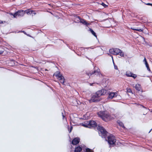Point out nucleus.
Instances as JSON below:
<instances>
[{
	"instance_id": "obj_1",
	"label": "nucleus",
	"mask_w": 152,
	"mask_h": 152,
	"mask_svg": "<svg viewBox=\"0 0 152 152\" xmlns=\"http://www.w3.org/2000/svg\"><path fill=\"white\" fill-rule=\"evenodd\" d=\"M98 115L104 121H107L110 118V115L107 111H101L97 113Z\"/></svg>"
},
{
	"instance_id": "obj_2",
	"label": "nucleus",
	"mask_w": 152,
	"mask_h": 152,
	"mask_svg": "<svg viewBox=\"0 0 152 152\" xmlns=\"http://www.w3.org/2000/svg\"><path fill=\"white\" fill-rule=\"evenodd\" d=\"M97 129L99 131V135L101 136L102 138H105V140L107 141L106 138L107 136V134L108 133L107 131L104 127L99 126L97 127Z\"/></svg>"
},
{
	"instance_id": "obj_3",
	"label": "nucleus",
	"mask_w": 152,
	"mask_h": 152,
	"mask_svg": "<svg viewBox=\"0 0 152 152\" xmlns=\"http://www.w3.org/2000/svg\"><path fill=\"white\" fill-rule=\"evenodd\" d=\"M107 141L110 145H114L116 142V139L114 136L111 135L107 137Z\"/></svg>"
},
{
	"instance_id": "obj_4",
	"label": "nucleus",
	"mask_w": 152,
	"mask_h": 152,
	"mask_svg": "<svg viewBox=\"0 0 152 152\" xmlns=\"http://www.w3.org/2000/svg\"><path fill=\"white\" fill-rule=\"evenodd\" d=\"M94 71H90L89 72H86V74L89 76L94 74L97 75H99V73L100 72L99 69L95 67H94Z\"/></svg>"
},
{
	"instance_id": "obj_5",
	"label": "nucleus",
	"mask_w": 152,
	"mask_h": 152,
	"mask_svg": "<svg viewBox=\"0 0 152 152\" xmlns=\"http://www.w3.org/2000/svg\"><path fill=\"white\" fill-rule=\"evenodd\" d=\"M101 99L100 97L97 96L96 94L92 95L91 99L89 101L90 102H97L99 101Z\"/></svg>"
},
{
	"instance_id": "obj_6",
	"label": "nucleus",
	"mask_w": 152,
	"mask_h": 152,
	"mask_svg": "<svg viewBox=\"0 0 152 152\" xmlns=\"http://www.w3.org/2000/svg\"><path fill=\"white\" fill-rule=\"evenodd\" d=\"M89 128H95L97 126V124L96 122L93 120L90 121H88Z\"/></svg>"
},
{
	"instance_id": "obj_7",
	"label": "nucleus",
	"mask_w": 152,
	"mask_h": 152,
	"mask_svg": "<svg viewBox=\"0 0 152 152\" xmlns=\"http://www.w3.org/2000/svg\"><path fill=\"white\" fill-rule=\"evenodd\" d=\"M106 91H107L106 90L102 89L96 92L95 94L97 96H99V97H100L101 96L106 94Z\"/></svg>"
},
{
	"instance_id": "obj_8",
	"label": "nucleus",
	"mask_w": 152,
	"mask_h": 152,
	"mask_svg": "<svg viewBox=\"0 0 152 152\" xmlns=\"http://www.w3.org/2000/svg\"><path fill=\"white\" fill-rule=\"evenodd\" d=\"M77 17L80 20V23H82L84 25H85L87 26H88V25H90V24L88 23H87L85 20L81 18L79 16H78Z\"/></svg>"
},
{
	"instance_id": "obj_9",
	"label": "nucleus",
	"mask_w": 152,
	"mask_h": 152,
	"mask_svg": "<svg viewBox=\"0 0 152 152\" xmlns=\"http://www.w3.org/2000/svg\"><path fill=\"white\" fill-rule=\"evenodd\" d=\"M117 94L115 92H111L110 93L108 96L107 98L112 99L113 97H116L117 96Z\"/></svg>"
},
{
	"instance_id": "obj_10",
	"label": "nucleus",
	"mask_w": 152,
	"mask_h": 152,
	"mask_svg": "<svg viewBox=\"0 0 152 152\" xmlns=\"http://www.w3.org/2000/svg\"><path fill=\"white\" fill-rule=\"evenodd\" d=\"M80 141V139L79 137L75 138L72 140V143L74 145H77L79 142Z\"/></svg>"
},
{
	"instance_id": "obj_11",
	"label": "nucleus",
	"mask_w": 152,
	"mask_h": 152,
	"mask_svg": "<svg viewBox=\"0 0 152 152\" xmlns=\"http://www.w3.org/2000/svg\"><path fill=\"white\" fill-rule=\"evenodd\" d=\"M24 11L25 13H26L28 15H31L32 14H33L34 15L36 14L34 11L31 10L30 9L26 10Z\"/></svg>"
},
{
	"instance_id": "obj_12",
	"label": "nucleus",
	"mask_w": 152,
	"mask_h": 152,
	"mask_svg": "<svg viewBox=\"0 0 152 152\" xmlns=\"http://www.w3.org/2000/svg\"><path fill=\"white\" fill-rule=\"evenodd\" d=\"M54 75L57 77V79H58L63 76L59 71L56 72L54 74Z\"/></svg>"
},
{
	"instance_id": "obj_13",
	"label": "nucleus",
	"mask_w": 152,
	"mask_h": 152,
	"mask_svg": "<svg viewBox=\"0 0 152 152\" xmlns=\"http://www.w3.org/2000/svg\"><path fill=\"white\" fill-rule=\"evenodd\" d=\"M18 13V16L22 17L25 14V11L23 10H19L17 11Z\"/></svg>"
},
{
	"instance_id": "obj_14",
	"label": "nucleus",
	"mask_w": 152,
	"mask_h": 152,
	"mask_svg": "<svg viewBox=\"0 0 152 152\" xmlns=\"http://www.w3.org/2000/svg\"><path fill=\"white\" fill-rule=\"evenodd\" d=\"M135 89L138 91H141V86L140 84H136L135 87Z\"/></svg>"
},
{
	"instance_id": "obj_15",
	"label": "nucleus",
	"mask_w": 152,
	"mask_h": 152,
	"mask_svg": "<svg viewBox=\"0 0 152 152\" xmlns=\"http://www.w3.org/2000/svg\"><path fill=\"white\" fill-rule=\"evenodd\" d=\"M82 150L81 147L79 146L75 148L74 152H80Z\"/></svg>"
},
{
	"instance_id": "obj_16",
	"label": "nucleus",
	"mask_w": 152,
	"mask_h": 152,
	"mask_svg": "<svg viewBox=\"0 0 152 152\" xmlns=\"http://www.w3.org/2000/svg\"><path fill=\"white\" fill-rule=\"evenodd\" d=\"M114 53L115 55H117L119 53V52L121 51V50L118 48H114Z\"/></svg>"
},
{
	"instance_id": "obj_17",
	"label": "nucleus",
	"mask_w": 152,
	"mask_h": 152,
	"mask_svg": "<svg viewBox=\"0 0 152 152\" xmlns=\"http://www.w3.org/2000/svg\"><path fill=\"white\" fill-rule=\"evenodd\" d=\"M59 80H60V82L63 85H64V81H65V79L64 77L63 76L61 78L58 79Z\"/></svg>"
},
{
	"instance_id": "obj_18",
	"label": "nucleus",
	"mask_w": 152,
	"mask_h": 152,
	"mask_svg": "<svg viewBox=\"0 0 152 152\" xmlns=\"http://www.w3.org/2000/svg\"><path fill=\"white\" fill-rule=\"evenodd\" d=\"M117 123L120 126L122 127L123 128H124L125 127L123 123L119 120H118L117 121Z\"/></svg>"
},
{
	"instance_id": "obj_19",
	"label": "nucleus",
	"mask_w": 152,
	"mask_h": 152,
	"mask_svg": "<svg viewBox=\"0 0 152 152\" xmlns=\"http://www.w3.org/2000/svg\"><path fill=\"white\" fill-rule=\"evenodd\" d=\"M82 126L85 127L89 128L88 121L85 122L83 123H82Z\"/></svg>"
},
{
	"instance_id": "obj_20",
	"label": "nucleus",
	"mask_w": 152,
	"mask_h": 152,
	"mask_svg": "<svg viewBox=\"0 0 152 152\" xmlns=\"http://www.w3.org/2000/svg\"><path fill=\"white\" fill-rule=\"evenodd\" d=\"M89 31H90L91 33L96 37L97 38V35L96 34V33L91 28H89Z\"/></svg>"
},
{
	"instance_id": "obj_21",
	"label": "nucleus",
	"mask_w": 152,
	"mask_h": 152,
	"mask_svg": "<svg viewBox=\"0 0 152 152\" xmlns=\"http://www.w3.org/2000/svg\"><path fill=\"white\" fill-rule=\"evenodd\" d=\"M114 48L110 49L109 50V52L110 53L114 55Z\"/></svg>"
},
{
	"instance_id": "obj_22",
	"label": "nucleus",
	"mask_w": 152,
	"mask_h": 152,
	"mask_svg": "<svg viewBox=\"0 0 152 152\" xmlns=\"http://www.w3.org/2000/svg\"><path fill=\"white\" fill-rule=\"evenodd\" d=\"M145 65L146 66L147 68V70L149 71H151L149 67V65H148L147 62H145Z\"/></svg>"
},
{
	"instance_id": "obj_23",
	"label": "nucleus",
	"mask_w": 152,
	"mask_h": 152,
	"mask_svg": "<svg viewBox=\"0 0 152 152\" xmlns=\"http://www.w3.org/2000/svg\"><path fill=\"white\" fill-rule=\"evenodd\" d=\"M132 73L130 72H127L126 73V75L128 77H131Z\"/></svg>"
},
{
	"instance_id": "obj_24",
	"label": "nucleus",
	"mask_w": 152,
	"mask_h": 152,
	"mask_svg": "<svg viewBox=\"0 0 152 152\" xmlns=\"http://www.w3.org/2000/svg\"><path fill=\"white\" fill-rule=\"evenodd\" d=\"M132 29L134 30H136L140 32H141L143 31V29H141V28H139V29H136V28H132Z\"/></svg>"
},
{
	"instance_id": "obj_25",
	"label": "nucleus",
	"mask_w": 152,
	"mask_h": 152,
	"mask_svg": "<svg viewBox=\"0 0 152 152\" xmlns=\"http://www.w3.org/2000/svg\"><path fill=\"white\" fill-rule=\"evenodd\" d=\"M86 152H94V151L92 150L87 148L86 149Z\"/></svg>"
},
{
	"instance_id": "obj_26",
	"label": "nucleus",
	"mask_w": 152,
	"mask_h": 152,
	"mask_svg": "<svg viewBox=\"0 0 152 152\" xmlns=\"http://www.w3.org/2000/svg\"><path fill=\"white\" fill-rule=\"evenodd\" d=\"M118 55H120L121 56H124V53L121 50V51L119 52V53L118 54Z\"/></svg>"
},
{
	"instance_id": "obj_27",
	"label": "nucleus",
	"mask_w": 152,
	"mask_h": 152,
	"mask_svg": "<svg viewBox=\"0 0 152 152\" xmlns=\"http://www.w3.org/2000/svg\"><path fill=\"white\" fill-rule=\"evenodd\" d=\"M11 15L13 16L14 18H16L17 16H18V13L17 11L15 12V13H11Z\"/></svg>"
},
{
	"instance_id": "obj_28",
	"label": "nucleus",
	"mask_w": 152,
	"mask_h": 152,
	"mask_svg": "<svg viewBox=\"0 0 152 152\" xmlns=\"http://www.w3.org/2000/svg\"><path fill=\"white\" fill-rule=\"evenodd\" d=\"M131 77H132L135 79L137 77V75L132 73V75H131Z\"/></svg>"
},
{
	"instance_id": "obj_29",
	"label": "nucleus",
	"mask_w": 152,
	"mask_h": 152,
	"mask_svg": "<svg viewBox=\"0 0 152 152\" xmlns=\"http://www.w3.org/2000/svg\"><path fill=\"white\" fill-rule=\"evenodd\" d=\"M101 5L103 6L104 8H106L108 7V5L105 4L104 3L102 2Z\"/></svg>"
},
{
	"instance_id": "obj_30",
	"label": "nucleus",
	"mask_w": 152,
	"mask_h": 152,
	"mask_svg": "<svg viewBox=\"0 0 152 152\" xmlns=\"http://www.w3.org/2000/svg\"><path fill=\"white\" fill-rule=\"evenodd\" d=\"M113 62H114L113 61ZM113 64H114V69H115L117 70L118 69V67L116 65H115L114 63H113Z\"/></svg>"
},
{
	"instance_id": "obj_31",
	"label": "nucleus",
	"mask_w": 152,
	"mask_h": 152,
	"mask_svg": "<svg viewBox=\"0 0 152 152\" xmlns=\"http://www.w3.org/2000/svg\"><path fill=\"white\" fill-rule=\"evenodd\" d=\"M145 4L147 5L151 6L152 7V4L150 3H145Z\"/></svg>"
},
{
	"instance_id": "obj_32",
	"label": "nucleus",
	"mask_w": 152,
	"mask_h": 152,
	"mask_svg": "<svg viewBox=\"0 0 152 152\" xmlns=\"http://www.w3.org/2000/svg\"><path fill=\"white\" fill-rule=\"evenodd\" d=\"M127 91L128 92L130 93L132 92V90L130 88H129L127 89Z\"/></svg>"
},
{
	"instance_id": "obj_33",
	"label": "nucleus",
	"mask_w": 152,
	"mask_h": 152,
	"mask_svg": "<svg viewBox=\"0 0 152 152\" xmlns=\"http://www.w3.org/2000/svg\"><path fill=\"white\" fill-rule=\"evenodd\" d=\"M95 48V47L92 46V47H91L87 48H86L87 49H88L89 48H91V49H94V48Z\"/></svg>"
},
{
	"instance_id": "obj_34",
	"label": "nucleus",
	"mask_w": 152,
	"mask_h": 152,
	"mask_svg": "<svg viewBox=\"0 0 152 152\" xmlns=\"http://www.w3.org/2000/svg\"><path fill=\"white\" fill-rule=\"evenodd\" d=\"M4 50H0V54H1L4 52Z\"/></svg>"
},
{
	"instance_id": "obj_35",
	"label": "nucleus",
	"mask_w": 152,
	"mask_h": 152,
	"mask_svg": "<svg viewBox=\"0 0 152 152\" xmlns=\"http://www.w3.org/2000/svg\"><path fill=\"white\" fill-rule=\"evenodd\" d=\"M72 127H71V128H70V130H69V133H70L71 132L72 130Z\"/></svg>"
},
{
	"instance_id": "obj_36",
	"label": "nucleus",
	"mask_w": 152,
	"mask_h": 152,
	"mask_svg": "<svg viewBox=\"0 0 152 152\" xmlns=\"http://www.w3.org/2000/svg\"><path fill=\"white\" fill-rule=\"evenodd\" d=\"M108 55L110 56H111L112 57L113 60V57L112 56L110 53H108Z\"/></svg>"
},
{
	"instance_id": "obj_37",
	"label": "nucleus",
	"mask_w": 152,
	"mask_h": 152,
	"mask_svg": "<svg viewBox=\"0 0 152 152\" xmlns=\"http://www.w3.org/2000/svg\"><path fill=\"white\" fill-rule=\"evenodd\" d=\"M143 61L145 62H145H147L146 59L145 58H144V59L143 60Z\"/></svg>"
},
{
	"instance_id": "obj_38",
	"label": "nucleus",
	"mask_w": 152,
	"mask_h": 152,
	"mask_svg": "<svg viewBox=\"0 0 152 152\" xmlns=\"http://www.w3.org/2000/svg\"><path fill=\"white\" fill-rule=\"evenodd\" d=\"M3 23V22L1 20H0V23Z\"/></svg>"
},
{
	"instance_id": "obj_39",
	"label": "nucleus",
	"mask_w": 152,
	"mask_h": 152,
	"mask_svg": "<svg viewBox=\"0 0 152 152\" xmlns=\"http://www.w3.org/2000/svg\"><path fill=\"white\" fill-rule=\"evenodd\" d=\"M62 116H63V118H64V115L63 114V113H62Z\"/></svg>"
},
{
	"instance_id": "obj_40",
	"label": "nucleus",
	"mask_w": 152,
	"mask_h": 152,
	"mask_svg": "<svg viewBox=\"0 0 152 152\" xmlns=\"http://www.w3.org/2000/svg\"><path fill=\"white\" fill-rule=\"evenodd\" d=\"M152 130V128L150 130V131H149V133Z\"/></svg>"
},
{
	"instance_id": "obj_41",
	"label": "nucleus",
	"mask_w": 152,
	"mask_h": 152,
	"mask_svg": "<svg viewBox=\"0 0 152 152\" xmlns=\"http://www.w3.org/2000/svg\"><path fill=\"white\" fill-rule=\"evenodd\" d=\"M92 85H93V84L90 83V86H92Z\"/></svg>"
},
{
	"instance_id": "obj_42",
	"label": "nucleus",
	"mask_w": 152,
	"mask_h": 152,
	"mask_svg": "<svg viewBox=\"0 0 152 152\" xmlns=\"http://www.w3.org/2000/svg\"><path fill=\"white\" fill-rule=\"evenodd\" d=\"M86 58L89 59L86 56Z\"/></svg>"
},
{
	"instance_id": "obj_43",
	"label": "nucleus",
	"mask_w": 152,
	"mask_h": 152,
	"mask_svg": "<svg viewBox=\"0 0 152 152\" xmlns=\"http://www.w3.org/2000/svg\"><path fill=\"white\" fill-rule=\"evenodd\" d=\"M12 61L13 62H14V61L13 60H12Z\"/></svg>"
},
{
	"instance_id": "obj_44",
	"label": "nucleus",
	"mask_w": 152,
	"mask_h": 152,
	"mask_svg": "<svg viewBox=\"0 0 152 152\" xmlns=\"http://www.w3.org/2000/svg\"><path fill=\"white\" fill-rule=\"evenodd\" d=\"M45 71H47V70H47V69H45Z\"/></svg>"
},
{
	"instance_id": "obj_45",
	"label": "nucleus",
	"mask_w": 152,
	"mask_h": 152,
	"mask_svg": "<svg viewBox=\"0 0 152 152\" xmlns=\"http://www.w3.org/2000/svg\"><path fill=\"white\" fill-rule=\"evenodd\" d=\"M32 67H34V68H35V67L33 66Z\"/></svg>"
},
{
	"instance_id": "obj_46",
	"label": "nucleus",
	"mask_w": 152,
	"mask_h": 152,
	"mask_svg": "<svg viewBox=\"0 0 152 152\" xmlns=\"http://www.w3.org/2000/svg\"><path fill=\"white\" fill-rule=\"evenodd\" d=\"M151 46L152 47V45Z\"/></svg>"
}]
</instances>
